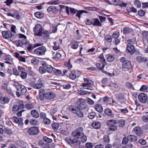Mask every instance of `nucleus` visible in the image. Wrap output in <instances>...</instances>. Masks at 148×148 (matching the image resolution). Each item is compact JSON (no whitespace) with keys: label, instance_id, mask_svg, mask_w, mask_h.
Here are the masks:
<instances>
[{"label":"nucleus","instance_id":"obj_1","mask_svg":"<svg viewBox=\"0 0 148 148\" xmlns=\"http://www.w3.org/2000/svg\"><path fill=\"white\" fill-rule=\"evenodd\" d=\"M34 31L36 36H42L45 39L49 38L48 31L43 30L42 26L40 24H38L36 25L34 28Z\"/></svg>","mask_w":148,"mask_h":148},{"label":"nucleus","instance_id":"obj_2","mask_svg":"<svg viewBox=\"0 0 148 148\" xmlns=\"http://www.w3.org/2000/svg\"><path fill=\"white\" fill-rule=\"evenodd\" d=\"M98 62L95 65L100 70H103L107 63L103 53L101 54L98 58Z\"/></svg>","mask_w":148,"mask_h":148},{"label":"nucleus","instance_id":"obj_3","mask_svg":"<svg viewBox=\"0 0 148 148\" xmlns=\"http://www.w3.org/2000/svg\"><path fill=\"white\" fill-rule=\"evenodd\" d=\"M84 79L85 83H82V85L83 88L91 90H93L94 88L92 86L94 84L93 82L88 78H84Z\"/></svg>","mask_w":148,"mask_h":148},{"label":"nucleus","instance_id":"obj_4","mask_svg":"<svg viewBox=\"0 0 148 148\" xmlns=\"http://www.w3.org/2000/svg\"><path fill=\"white\" fill-rule=\"evenodd\" d=\"M83 130V129L82 127L77 128L72 132L71 135L76 138L80 139L84 135Z\"/></svg>","mask_w":148,"mask_h":148},{"label":"nucleus","instance_id":"obj_5","mask_svg":"<svg viewBox=\"0 0 148 148\" xmlns=\"http://www.w3.org/2000/svg\"><path fill=\"white\" fill-rule=\"evenodd\" d=\"M68 109L70 112L76 114L79 117H83V114L79 108H76V107L73 108L72 106H71L69 107Z\"/></svg>","mask_w":148,"mask_h":148},{"label":"nucleus","instance_id":"obj_6","mask_svg":"<svg viewBox=\"0 0 148 148\" xmlns=\"http://www.w3.org/2000/svg\"><path fill=\"white\" fill-rule=\"evenodd\" d=\"M46 51V47L42 46L35 49L34 53L37 56H41L45 55Z\"/></svg>","mask_w":148,"mask_h":148},{"label":"nucleus","instance_id":"obj_7","mask_svg":"<svg viewBox=\"0 0 148 148\" xmlns=\"http://www.w3.org/2000/svg\"><path fill=\"white\" fill-rule=\"evenodd\" d=\"M18 104V105H14L12 108V111L14 112L23 109L25 108L23 101H19Z\"/></svg>","mask_w":148,"mask_h":148},{"label":"nucleus","instance_id":"obj_8","mask_svg":"<svg viewBox=\"0 0 148 148\" xmlns=\"http://www.w3.org/2000/svg\"><path fill=\"white\" fill-rule=\"evenodd\" d=\"M42 65L43 66L46 68V70L47 72L49 73H53L54 68L45 62H42Z\"/></svg>","mask_w":148,"mask_h":148},{"label":"nucleus","instance_id":"obj_9","mask_svg":"<svg viewBox=\"0 0 148 148\" xmlns=\"http://www.w3.org/2000/svg\"><path fill=\"white\" fill-rule=\"evenodd\" d=\"M78 103L79 104L76 108H79L81 110H84L87 108V107L86 105V103L84 99H79Z\"/></svg>","mask_w":148,"mask_h":148},{"label":"nucleus","instance_id":"obj_10","mask_svg":"<svg viewBox=\"0 0 148 148\" xmlns=\"http://www.w3.org/2000/svg\"><path fill=\"white\" fill-rule=\"evenodd\" d=\"M139 100L143 103H146L148 100L147 95L144 93H141L138 96Z\"/></svg>","mask_w":148,"mask_h":148},{"label":"nucleus","instance_id":"obj_11","mask_svg":"<svg viewBox=\"0 0 148 148\" xmlns=\"http://www.w3.org/2000/svg\"><path fill=\"white\" fill-rule=\"evenodd\" d=\"M80 73L79 71H76L75 70H72L69 75V77L71 79H74L76 77H79Z\"/></svg>","mask_w":148,"mask_h":148},{"label":"nucleus","instance_id":"obj_12","mask_svg":"<svg viewBox=\"0 0 148 148\" xmlns=\"http://www.w3.org/2000/svg\"><path fill=\"white\" fill-rule=\"evenodd\" d=\"M1 58L3 60L5 61V62L8 64H11L9 62L11 59V57L9 55H7L5 53H3Z\"/></svg>","mask_w":148,"mask_h":148},{"label":"nucleus","instance_id":"obj_13","mask_svg":"<svg viewBox=\"0 0 148 148\" xmlns=\"http://www.w3.org/2000/svg\"><path fill=\"white\" fill-rule=\"evenodd\" d=\"M7 15L8 16L14 17L17 20H19L20 18L19 15L17 11L14 10H11L10 12L8 13Z\"/></svg>","mask_w":148,"mask_h":148},{"label":"nucleus","instance_id":"obj_14","mask_svg":"<svg viewBox=\"0 0 148 148\" xmlns=\"http://www.w3.org/2000/svg\"><path fill=\"white\" fill-rule=\"evenodd\" d=\"M39 131L38 128L36 127H33L28 129V133L30 135H36L38 134Z\"/></svg>","mask_w":148,"mask_h":148},{"label":"nucleus","instance_id":"obj_15","mask_svg":"<svg viewBox=\"0 0 148 148\" xmlns=\"http://www.w3.org/2000/svg\"><path fill=\"white\" fill-rule=\"evenodd\" d=\"M58 11L57 8L53 6H50L47 9V12L49 14H56Z\"/></svg>","mask_w":148,"mask_h":148},{"label":"nucleus","instance_id":"obj_16","mask_svg":"<svg viewBox=\"0 0 148 148\" xmlns=\"http://www.w3.org/2000/svg\"><path fill=\"white\" fill-rule=\"evenodd\" d=\"M127 52L131 55L133 54L135 51V49L133 45H127L126 47Z\"/></svg>","mask_w":148,"mask_h":148},{"label":"nucleus","instance_id":"obj_17","mask_svg":"<svg viewBox=\"0 0 148 148\" xmlns=\"http://www.w3.org/2000/svg\"><path fill=\"white\" fill-rule=\"evenodd\" d=\"M45 98L48 100H50L56 97V95L53 92H46L45 94Z\"/></svg>","mask_w":148,"mask_h":148},{"label":"nucleus","instance_id":"obj_18","mask_svg":"<svg viewBox=\"0 0 148 148\" xmlns=\"http://www.w3.org/2000/svg\"><path fill=\"white\" fill-rule=\"evenodd\" d=\"M62 40L59 39L58 40L54 42L53 43L54 46L53 47V49L54 50H57L60 48V44H61Z\"/></svg>","mask_w":148,"mask_h":148},{"label":"nucleus","instance_id":"obj_19","mask_svg":"<svg viewBox=\"0 0 148 148\" xmlns=\"http://www.w3.org/2000/svg\"><path fill=\"white\" fill-rule=\"evenodd\" d=\"M3 37L5 39L10 38L12 36V34L10 31H5L2 32Z\"/></svg>","mask_w":148,"mask_h":148},{"label":"nucleus","instance_id":"obj_20","mask_svg":"<svg viewBox=\"0 0 148 148\" xmlns=\"http://www.w3.org/2000/svg\"><path fill=\"white\" fill-rule=\"evenodd\" d=\"M122 67L124 69H129L132 67V65L130 61L129 60H126L123 63Z\"/></svg>","mask_w":148,"mask_h":148},{"label":"nucleus","instance_id":"obj_21","mask_svg":"<svg viewBox=\"0 0 148 148\" xmlns=\"http://www.w3.org/2000/svg\"><path fill=\"white\" fill-rule=\"evenodd\" d=\"M113 4L115 5H119L120 6L126 7L127 3L121 1L120 0H112Z\"/></svg>","mask_w":148,"mask_h":148},{"label":"nucleus","instance_id":"obj_22","mask_svg":"<svg viewBox=\"0 0 148 148\" xmlns=\"http://www.w3.org/2000/svg\"><path fill=\"white\" fill-rule=\"evenodd\" d=\"M9 98L7 96H1L0 97V103L2 104H5L9 102Z\"/></svg>","mask_w":148,"mask_h":148},{"label":"nucleus","instance_id":"obj_23","mask_svg":"<svg viewBox=\"0 0 148 148\" xmlns=\"http://www.w3.org/2000/svg\"><path fill=\"white\" fill-rule=\"evenodd\" d=\"M66 12L68 14H69V12L71 14H73L76 13L77 12V10L72 8H69L68 6L66 7Z\"/></svg>","mask_w":148,"mask_h":148},{"label":"nucleus","instance_id":"obj_24","mask_svg":"<svg viewBox=\"0 0 148 148\" xmlns=\"http://www.w3.org/2000/svg\"><path fill=\"white\" fill-rule=\"evenodd\" d=\"M11 119L12 121L16 123H18V124L21 125H22L23 124V120L21 119H18L16 116H14L11 118Z\"/></svg>","mask_w":148,"mask_h":148},{"label":"nucleus","instance_id":"obj_25","mask_svg":"<svg viewBox=\"0 0 148 148\" xmlns=\"http://www.w3.org/2000/svg\"><path fill=\"white\" fill-rule=\"evenodd\" d=\"M69 45L72 49H76L79 46L78 42L74 40L71 41Z\"/></svg>","mask_w":148,"mask_h":148},{"label":"nucleus","instance_id":"obj_26","mask_svg":"<svg viewBox=\"0 0 148 148\" xmlns=\"http://www.w3.org/2000/svg\"><path fill=\"white\" fill-rule=\"evenodd\" d=\"M134 131L138 136H140L143 134V131L139 127H135L134 129Z\"/></svg>","mask_w":148,"mask_h":148},{"label":"nucleus","instance_id":"obj_27","mask_svg":"<svg viewBox=\"0 0 148 148\" xmlns=\"http://www.w3.org/2000/svg\"><path fill=\"white\" fill-rule=\"evenodd\" d=\"M92 25L99 27L101 26V23L97 18L92 19Z\"/></svg>","mask_w":148,"mask_h":148},{"label":"nucleus","instance_id":"obj_28","mask_svg":"<svg viewBox=\"0 0 148 148\" xmlns=\"http://www.w3.org/2000/svg\"><path fill=\"white\" fill-rule=\"evenodd\" d=\"M12 84L13 86L15 87L16 88L18 91H20L22 88V85L17 82L14 81H13Z\"/></svg>","mask_w":148,"mask_h":148},{"label":"nucleus","instance_id":"obj_29","mask_svg":"<svg viewBox=\"0 0 148 148\" xmlns=\"http://www.w3.org/2000/svg\"><path fill=\"white\" fill-rule=\"evenodd\" d=\"M66 140L68 143L70 145H73L75 143L79 140L76 139H72L70 138H66Z\"/></svg>","mask_w":148,"mask_h":148},{"label":"nucleus","instance_id":"obj_30","mask_svg":"<svg viewBox=\"0 0 148 148\" xmlns=\"http://www.w3.org/2000/svg\"><path fill=\"white\" fill-rule=\"evenodd\" d=\"M95 110L99 113H101L103 111V108L100 104H97L95 106Z\"/></svg>","mask_w":148,"mask_h":148},{"label":"nucleus","instance_id":"obj_31","mask_svg":"<svg viewBox=\"0 0 148 148\" xmlns=\"http://www.w3.org/2000/svg\"><path fill=\"white\" fill-rule=\"evenodd\" d=\"M31 114L32 116L36 118H38L39 116V114L37 111L36 110H31Z\"/></svg>","mask_w":148,"mask_h":148},{"label":"nucleus","instance_id":"obj_32","mask_svg":"<svg viewBox=\"0 0 148 148\" xmlns=\"http://www.w3.org/2000/svg\"><path fill=\"white\" fill-rule=\"evenodd\" d=\"M136 60L139 62H146L147 61V58L145 57H142L140 56H137L136 58Z\"/></svg>","mask_w":148,"mask_h":148},{"label":"nucleus","instance_id":"obj_33","mask_svg":"<svg viewBox=\"0 0 148 148\" xmlns=\"http://www.w3.org/2000/svg\"><path fill=\"white\" fill-rule=\"evenodd\" d=\"M14 56L18 58L19 61L24 62H25V58L24 57L21 56L19 54L16 52L14 53Z\"/></svg>","mask_w":148,"mask_h":148},{"label":"nucleus","instance_id":"obj_34","mask_svg":"<svg viewBox=\"0 0 148 148\" xmlns=\"http://www.w3.org/2000/svg\"><path fill=\"white\" fill-rule=\"evenodd\" d=\"M92 126L95 129H98L101 127V123L100 122L95 121L93 122L92 124Z\"/></svg>","mask_w":148,"mask_h":148},{"label":"nucleus","instance_id":"obj_35","mask_svg":"<svg viewBox=\"0 0 148 148\" xmlns=\"http://www.w3.org/2000/svg\"><path fill=\"white\" fill-rule=\"evenodd\" d=\"M129 141L131 142H134L136 141L137 139V137L134 135H130L128 136Z\"/></svg>","mask_w":148,"mask_h":148},{"label":"nucleus","instance_id":"obj_36","mask_svg":"<svg viewBox=\"0 0 148 148\" xmlns=\"http://www.w3.org/2000/svg\"><path fill=\"white\" fill-rule=\"evenodd\" d=\"M31 62L32 64L36 66L38 65L39 60L38 59L33 58L31 60Z\"/></svg>","mask_w":148,"mask_h":148},{"label":"nucleus","instance_id":"obj_37","mask_svg":"<svg viewBox=\"0 0 148 148\" xmlns=\"http://www.w3.org/2000/svg\"><path fill=\"white\" fill-rule=\"evenodd\" d=\"M127 42L128 45H133V44H135L136 42V39L135 38L128 40Z\"/></svg>","mask_w":148,"mask_h":148},{"label":"nucleus","instance_id":"obj_38","mask_svg":"<svg viewBox=\"0 0 148 148\" xmlns=\"http://www.w3.org/2000/svg\"><path fill=\"white\" fill-rule=\"evenodd\" d=\"M117 123L116 121L114 120H110L107 121V124L109 125H113L116 124Z\"/></svg>","mask_w":148,"mask_h":148},{"label":"nucleus","instance_id":"obj_39","mask_svg":"<svg viewBox=\"0 0 148 148\" xmlns=\"http://www.w3.org/2000/svg\"><path fill=\"white\" fill-rule=\"evenodd\" d=\"M43 86V83H38L34 84V85H33V86L34 88L39 89L42 88Z\"/></svg>","mask_w":148,"mask_h":148},{"label":"nucleus","instance_id":"obj_40","mask_svg":"<svg viewBox=\"0 0 148 148\" xmlns=\"http://www.w3.org/2000/svg\"><path fill=\"white\" fill-rule=\"evenodd\" d=\"M64 65L65 67H67L69 69H70L72 67V65L71 63L70 59H69L67 62H65L64 63Z\"/></svg>","mask_w":148,"mask_h":148},{"label":"nucleus","instance_id":"obj_41","mask_svg":"<svg viewBox=\"0 0 148 148\" xmlns=\"http://www.w3.org/2000/svg\"><path fill=\"white\" fill-rule=\"evenodd\" d=\"M77 14H76V16L78 17L79 18L80 17V15L82 14L83 13H87V11L84 10H81L80 11H77L76 12Z\"/></svg>","mask_w":148,"mask_h":148},{"label":"nucleus","instance_id":"obj_42","mask_svg":"<svg viewBox=\"0 0 148 148\" xmlns=\"http://www.w3.org/2000/svg\"><path fill=\"white\" fill-rule=\"evenodd\" d=\"M34 15L38 18H41L44 16L43 13L40 12H36L34 14Z\"/></svg>","mask_w":148,"mask_h":148},{"label":"nucleus","instance_id":"obj_43","mask_svg":"<svg viewBox=\"0 0 148 148\" xmlns=\"http://www.w3.org/2000/svg\"><path fill=\"white\" fill-rule=\"evenodd\" d=\"M114 59L115 55H108L107 59L108 61L110 62L113 61Z\"/></svg>","mask_w":148,"mask_h":148},{"label":"nucleus","instance_id":"obj_44","mask_svg":"<svg viewBox=\"0 0 148 148\" xmlns=\"http://www.w3.org/2000/svg\"><path fill=\"white\" fill-rule=\"evenodd\" d=\"M125 123V121L124 120L121 119L118 121L117 123L119 127H122L124 126Z\"/></svg>","mask_w":148,"mask_h":148},{"label":"nucleus","instance_id":"obj_45","mask_svg":"<svg viewBox=\"0 0 148 148\" xmlns=\"http://www.w3.org/2000/svg\"><path fill=\"white\" fill-rule=\"evenodd\" d=\"M36 82V79L34 77L30 78L28 83L32 86H33L34 83Z\"/></svg>","mask_w":148,"mask_h":148},{"label":"nucleus","instance_id":"obj_46","mask_svg":"<svg viewBox=\"0 0 148 148\" xmlns=\"http://www.w3.org/2000/svg\"><path fill=\"white\" fill-rule=\"evenodd\" d=\"M53 72L56 75H58L62 74V72L60 70L57 69L55 68L54 69Z\"/></svg>","mask_w":148,"mask_h":148},{"label":"nucleus","instance_id":"obj_47","mask_svg":"<svg viewBox=\"0 0 148 148\" xmlns=\"http://www.w3.org/2000/svg\"><path fill=\"white\" fill-rule=\"evenodd\" d=\"M91 92L86 91L83 90H80L78 92V93L79 94L82 95H85L89 94Z\"/></svg>","mask_w":148,"mask_h":148},{"label":"nucleus","instance_id":"obj_48","mask_svg":"<svg viewBox=\"0 0 148 148\" xmlns=\"http://www.w3.org/2000/svg\"><path fill=\"white\" fill-rule=\"evenodd\" d=\"M131 31V29L128 27H125L123 29V32L124 34H125L129 33Z\"/></svg>","mask_w":148,"mask_h":148},{"label":"nucleus","instance_id":"obj_49","mask_svg":"<svg viewBox=\"0 0 148 148\" xmlns=\"http://www.w3.org/2000/svg\"><path fill=\"white\" fill-rule=\"evenodd\" d=\"M52 127L54 130H57L59 126V124L57 123H55L52 124Z\"/></svg>","mask_w":148,"mask_h":148},{"label":"nucleus","instance_id":"obj_50","mask_svg":"<svg viewBox=\"0 0 148 148\" xmlns=\"http://www.w3.org/2000/svg\"><path fill=\"white\" fill-rule=\"evenodd\" d=\"M119 35V33L118 32H114L112 34V37L114 39L118 38Z\"/></svg>","mask_w":148,"mask_h":148},{"label":"nucleus","instance_id":"obj_51","mask_svg":"<svg viewBox=\"0 0 148 148\" xmlns=\"http://www.w3.org/2000/svg\"><path fill=\"white\" fill-rule=\"evenodd\" d=\"M59 2L58 0H52L48 2V4L50 5H55L58 4Z\"/></svg>","mask_w":148,"mask_h":148},{"label":"nucleus","instance_id":"obj_52","mask_svg":"<svg viewBox=\"0 0 148 148\" xmlns=\"http://www.w3.org/2000/svg\"><path fill=\"white\" fill-rule=\"evenodd\" d=\"M43 66H40L39 69V71L40 73L43 74L46 71V68Z\"/></svg>","mask_w":148,"mask_h":148},{"label":"nucleus","instance_id":"obj_53","mask_svg":"<svg viewBox=\"0 0 148 148\" xmlns=\"http://www.w3.org/2000/svg\"><path fill=\"white\" fill-rule=\"evenodd\" d=\"M116 99L118 100L123 99L125 98L124 95L122 93H120L117 95Z\"/></svg>","mask_w":148,"mask_h":148},{"label":"nucleus","instance_id":"obj_54","mask_svg":"<svg viewBox=\"0 0 148 148\" xmlns=\"http://www.w3.org/2000/svg\"><path fill=\"white\" fill-rule=\"evenodd\" d=\"M105 38L108 42H111L112 40L111 36L108 34H107L105 36Z\"/></svg>","mask_w":148,"mask_h":148},{"label":"nucleus","instance_id":"obj_55","mask_svg":"<svg viewBox=\"0 0 148 148\" xmlns=\"http://www.w3.org/2000/svg\"><path fill=\"white\" fill-rule=\"evenodd\" d=\"M96 115V113L95 112H91L89 114L88 117L90 119H92L95 118Z\"/></svg>","mask_w":148,"mask_h":148},{"label":"nucleus","instance_id":"obj_56","mask_svg":"<svg viewBox=\"0 0 148 148\" xmlns=\"http://www.w3.org/2000/svg\"><path fill=\"white\" fill-rule=\"evenodd\" d=\"M17 143L18 145L19 146L23 148L25 147L26 143H25L23 141L19 140L18 141Z\"/></svg>","mask_w":148,"mask_h":148},{"label":"nucleus","instance_id":"obj_57","mask_svg":"<svg viewBox=\"0 0 148 148\" xmlns=\"http://www.w3.org/2000/svg\"><path fill=\"white\" fill-rule=\"evenodd\" d=\"M105 114L108 116H111L112 114V112L109 109H106L105 110Z\"/></svg>","mask_w":148,"mask_h":148},{"label":"nucleus","instance_id":"obj_58","mask_svg":"<svg viewBox=\"0 0 148 148\" xmlns=\"http://www.w3.org/2000/svg\"><path fill=\"white\" fill-rule=\"evenodd\" d=\"M30 123L32 125H36L38 124V121L34 119H32L30 121Z\"/></svg>","mask_w":148,"mask_h":148},{"label":"nucleus","instance_id":"obj_59","mask_svg":"<svg viewBox=\"0 0 148 148\" xmlns=\"http://www.w3.org/2000/svg\"><path fill=\"white\" fill-rule=\"evenodd\" d=\"M43 122L45 124L49 125L51 121L49 119L46 118L43 119Z\"/></svg>","mask_w":148,"mask_h":148},{"label":"nucleus","instance_id":"obj_60","mask_svg":"<svg viewBox=\"0 0 148 148\" xmlns=\"http://www.w3.org/2000/svg\"><path fill=\"white\" fill-rule=\"evenodd\" d=\"M81 142L80 140H78L77 141L73 144V146L75 148H80V145Z\"/></svg>","mask_w":148,"mask_h":148},{"label":"nucleus","instance_id":"obj_61","mask_svg":"<svg viewBox=\"0 0 148 148\" xmlns=\"http://www.w3.org/2000/svg\"><path fill=\"white\" fill-rule=\"evenodd\" d=\"M43 139L45 142L48 143H51L52 141V139L49 138L47 137H44Z\"/></svg>","mask_w":148,"mask_h":148},{"label":"nucleus","instance_id":"obj_62","mask_svg":"<svg viewBox=\"0 0 148 148\" xmlns=\"http://www.w3.org/2000/svg\"><path fill=\"white\" fill-rule=\"evenodd\" d=\"M138 15L141 16H144L145 13V10H140L138 12Z\"/></svg>","mask_w":148,"mask_h":148},{"label":"nucleus","instance_id":"obj_63","mask_svg":"<svg viewBox=\"0 0 148 148\" xmlns=\"http://www.w3.org/2000/svg\"><path fill=\"white\" fill-rule=\"evenodd\" d=\"M103 142L106 143H109L110 142V140L109 137L108 136H104L103 138Z\"/></svg>","mask_w":148,"mask_h":148},{"label":"nucleus","instance_id":"obj_64","mask_svg":"<svg viewBox=\"0 0 148 148\" xmlns=\"http://www.w3.org/2000/svg\"><path fill=\"white\" fill-rule=\"evenodd\" d=\"M21 78L23 79H26L27 77V73L23 71H21Z\"/></svg>","mask_w":148,"mask_h":148}]
</instances>
